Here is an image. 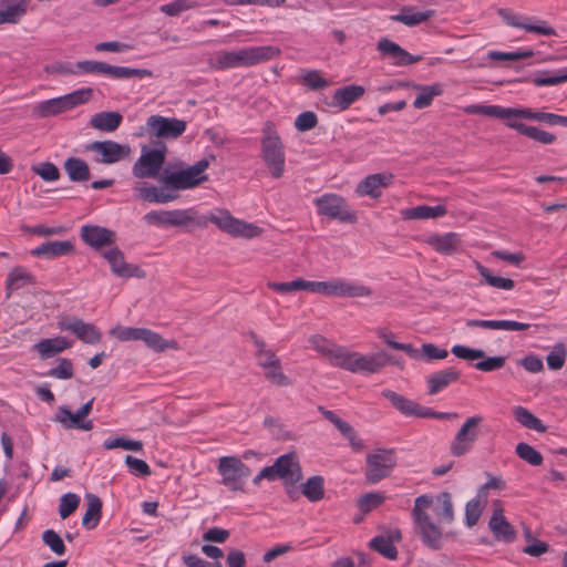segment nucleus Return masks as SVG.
<instances>
[{
    "mask_svg": "<svg viewBox=\"0 0 567 567\" xmlns=\"http://www.w3.org/2000/svg\"><path fill=\"white\" fill-rule=\"evenodd\" d=\"M430 511L435 515L437 523L451 524L455 518L452 494L441 492L435 496L420 495L414 499L411 513L415 533L422 543L433 550H439L442 548L443 534L439 525L431 519Z\"/></svg>",
    "mask_w": 567,
    "mask_h": 567,
    "instance_id": "f257e3e1",
    "label": "nucleus"
},
{
    "mask_svg": "<svg viewBox=\"0 0 567 567\" xmlns=\"http://www.w3.org/2000/svg\"><path fill=\"white\" fill-rule=\"evenodd\" d=\"M309 341L313 349L322 354L331 365L352 373H375L388 362V355L384 352L361 354L338 346L322 336H312Z\"/></svg>",
    "mask_w": 567,
    "mask_h": 567,
    "instance_id": "f03ea898",
    "label": "nucleus"
},
{
    "mask_svg": "<svg viewBox=\"0 0 567 567\" xmlns=\"http://www.w3.org/2000/svg\"><path fill=\"white\" fill-rule=\"evenodd\" d=\"M279 54L280 49L272 45L249 47L237 51H218L208 60V65L215 70L251 66L269 61Z\"/></svg>",
    "mask_w": 567,
    "mask_h": 567,
    "instance_id": "7ed1b4c3",
    "label": "nucleus"
},
{
    "mask_svg": "<svg viewBox=\"0 0 567 567\" xmlns=\"http://www.w3.org/2000/svg\"><path fill=\"white\" fill-rule=\"evenodd\" d=\"M215 161L216 156L214 154H208L206 157L186 168L175 172H168L165 169L159 176V182L169 186L173 193L194 188L208 181V175L205 172L209 167L210 163Z\"/></svg>",
    "mask_w": 567,
    "mask_h": 567,
    "instance_id": "20e7f679",
    "label": "nucleus"
},
{
    "mask_svg": "<svg viewBox=\"0 0 567 567\" xmlns=\"http://www.w3.org/2000/svg\"><path fill=\"white\" fill-rule=\"evenodd\" d=\"M261 157L270 169L274 178H280L285 172L284 143L271 122H266L262 128Z\"/></svg>",
    "mask_w": 567,
    "mask_h": 567,
    "instance_id": "39448f33",
    "label": "nucleus"
},
{
    "mask_svg": "<svg viewBox=\"0 0 567 567\" xmlns=\"http://www.w3.org/2000/svg\"><path fill=\"white\" fill-rule=\"evenodd\" d=\"M93 94L91 87L80 89L63 96L50 99L35 104L32 114L38 118L59 115L87 102Z\"/></svg>",
    "mask_w": 567,
    "mask_h": 567,
    "instance_id": "423d86ee",
    "label": "nucleus"
},
{
    "mask_svg": "<svg viewBox=\"0 0 567 567\" xmlns=\"http://www.w3.org/2000/svg\"><path fill=\"white\" fill-rule=\"evenodd\" d=\"M465 112L468 114H481L491 117H497L505 121V124L516 130L520 134H525L526 128L529 125H525L520 123V120H532V110L530 109H512V107H503L498 105H481L474 104L470 105L465 109Z\"/></svg>",
    "mask_w": 567,
    "mask_h": 567,
    "instance_id": "0eeeda50",
    "label": "nucleus"
},
{
    "mask_svg": "<svg viewBox=\"0 0 567 567\" xmlns=\"http://www.w3.org/2000/svg\"><path fill=\"white\" fill-rule=\"evenodd\" d=\"M200 218L206 219V226L208 225V223H213L221 231L227 233L235 237L250 239L260 236L262 233V229L257 225L235 218L226 209H217L215 212H212L207 216H200Z\"/></svg>",
    "mask_w": 567,
    "mask_h": 567,
    "instance_id": "6e6552de",
    "label": "nucleus"
},
{
    "mask_svg": "<svg viewBox=\"0 0 567 567\" xmlns=\"http://www.w3.org/2000/svg\"><path fill=\"white\" fill-rule=\"evenodd\" d=\"M167 146L158 141L155 147H142L141 156L132 167L136 178H157L166 159Z\"/></svg>",
    "mask_w": 567,
    "mask_h": 567,
    "instance_id": "1a4fd4ad",
    "label": "nucleus"
},
{
    "mask_svg": "<svg viewBox=\"0 0 567 567\" xmlns=\"http://www.w3.org/2000/svg\"><path fill=\"white\" fill-rule=\"evenodd\" d=\"M217 471L221 484L233 492L244 491V484L251 474L250 468L237 456L220 457Z\"/></svg>",
    "mask_w": 567,
    "mask_h": 567,
    "instance_id": "9d476101",
    "label": "nucleus"
},
{
    "mask_svg": "<svg viewBox=\"0 0 567 567\" xmlns=\"http://www.w3.org/2000/svg\"><path fill=\"white\" fill-rule=\"evenodd\" d=\"M365 462V480L371 484H375L390 476L393 467L396 465V455L394 450L379 449L373 453H369Z\"/></svg>",
    "mask_w": 567,
    "mask_h": 567,
    "instance_id": "9b49d317",
    "label": "nucleus"
},
{
    "mask_svg": "<svg viewBox=\"0 0 567 567\" xmlns=\"http://www.w3.org/2000/svg\"><path fill=\"white\" fill-rule=\"evenodd\" d=\"M318 214L337 219L342 223L353 224L357 221V215L350 209L347 200L338 194H323L313 199Z\"/></svg>",
    "mask_w": 567,
    "mask_h": 567,
    "instance_id": "f8f14e48",
    "label": "nucleus"
},
{
    "mask_svg": "<svg viewBox=\"0 0 567 567\" xmlns=\"http://www.w3.org/2000/svg\"><path fill=\"white\" fill-rule=\"evenodd\" d=\"M483 421L484 417L481 415H473L465 420L451 442L450 453L453 456H463L473 449L480 436V425Z\"/></svg>",
    "mask_w": 567,
    "mask_h": 567,
    "instance_id": "ddd939ff",
    "label": "nucleus"
},
{
    "mask_svg": "<svg viewBox=\"0 0 567 567\" xmlns=\"http://www.w3.org/2000/svg\"><path fill=\"white\" fill-rule=\"evenodd\" d=\"M186 127L187 123L183 120L151 115L146 121L145 131L150 137L174 140L179 137Z\"/></svg>",
    "mask_w": 567,
    "mask_h": 567,
    "instance_id": "4468645a",
    "label": "nucleus"
},
{
    "mask_svg": "<svg viewBox=\"0 0 567 567\" xmlns=\"http://www.w3.org/2000/svg\"><path fill=\"white\" fill-rule=\"evenodd\" d=\"M86 150L95 154L96 163L107 165L124 161L132 153L128 144H121L111 140L92 142L86 146Z\"/></svg>",
    "mask_w": 567,
    "mask_h": 567,
    "instance_id": "2eb2a0df",
    "label": "nucleus"
},
{
    "mask_svg": "<svg viewBox=\"0 0 567 567\" xmlns=\"http://www.w3.org/2000/svg\"><path fill=\"white\" fill-rule=\"evenodd\" d=\"M451 352L463 360H478L483 359L474 364L475 369L482 372H493L502 369L506 363V357L495 355L485 357V352L481 349H473L462 344H455L452 347Z\"/></svg>",
    "mask_w": 567,
    "mask_h": 567,
    "instance_id": "dca6fc26",
    "label": "nucleus"
},
{
    "mask_svg": "<svg viewBox=\"0 0 567 567\" xmlns=\"http://www.w3.org/2000/svg\"><path fill=\"white\" fill-rule=\"evenodd\" d=\"M58 327L61 331L72 332L87 344H96L102 340V332L94 324L79 318L64 316L58 321Z\"/></svg>",
    "mask_w": 567,
    "mask_h": 567,
    "instance_id": "f3484780",
    "label": "nucleus"
},
{
    "mask_svg": "<svg viewBox=\"0 0 567 567\" xmlns=\"http://www.w3.org/2000/svg\"><path fill=\"white\" fill-rule=\"evenodd\" d=\"M493 514L488 522V528L497 540L511 543L516 537V532L504 516L503 503L499 499L493 502Z\"/></svg>",
    "mask_w": 567,
    "mask_h": 567,
    "instance_id": "a211bd4d",
    "label": "nucleus"
},
{
    "mask_svg": "<svg viewBox=\"0 0 567 567\" xmlns=\"http://www.w3.org/2000/svg\"><path fill=\"white\" fill-rule=\"evenodd\" d=\"M103 257L110 264L112 272L121 278H144L145 274L140 267L127 264L124 259L123 251L113 246L103 252Z\"/></svg>",
    "mask_w": 567,
    "mask_h": 567,
    "instance_id": "6ab92c4d",
    "label": "nucleus"
},
{
    "mask_svg": "<svg viewBox=\"0 0 567 567\" xmlns=\"http://www.w3.org/2000/svg\"><path fill=\"white\" fill-rule=\"evenodd\" d=\"M275 467L286 486H293L302 478V471L296 453H288L275 461Z\"/></svg>",
    "mask_w": 567,
    "mask_h": 567,
    "instance_id": "aec40b11",
    "label": "nucleus"
},
{
    "mask_svg": "<svg viewBox=\"0 0 567 567\" xmlns=\"http://www.w3.org/2000/svg\"><path fill=\"white\" fill-rule=\"evenodd\" d=\"M81 239L93 249L112 246L116 241L115 231L97 225H84L80 229Z\"/></svg>",
    "mask_w": 567,
    "mask_h": 567,
    "instance_id": "412c9836",
    "label": "nucleus"
},
{
    "mask_svg": "<svg viewBox=\"0 0 567 567\" xmlns=\"http://www.w3.org/2000/svg\"><path fill=\"white\" fill-rule=\"evenodd\" d=\"M135 196L144 202L167 204L179 197L178 193H173L169 186L162 184L161 187L137 183L134 186Z\"/></svg>",
    "mask_w": 567,
    "mask_h": 567,
    "instance_id": "4be33fe9",
    "label": "nucleus"
},
{
    "mask_svg": "<svg viewBox=\"0 0 567 567\" xmlns=\"http://www.w3.org/2000/svg\"><path fill=\"white\" fill-rule=\"evenodd\" d=\"M393 178L394 176L391 173H377L368 175L358 184L355 193L359 196L379 198L382 194L381 189L390 186L393 182Z\"/></svg>",
    "mask_w": 567,
    "mask_h": 567,
    "instance_id": "5701e85b",
    "label": "nucleus"
},
{
    "mask_svg": "<svg viewBox=\"0 0 567 567\" xmlns=\"http://www.w3.org/2000/svg\"><path fill=\"white\" fill-rule=\"evenodd\" d=\"M377 49L383 55L391 56L393 63L399 66L409 65L416 63L422 60L421 55H412L398 43L389 40L388 38H381L378 42Z\"/></svg>",
    "mask_w": 567,
    "mask_h": 567,
    "instance_id": "b1692460",
    "label": "nucleus"
},
{
    "mask_svg": "<svg viewBox=\"0 0 567 567\" xmlns=\"http://www.w3.org/2000/svg\"><path fill=\"white\" fill-rule=\"evenodd\" d=\"M424 243L442 255H454L460 251L462 240L456 233L431 234L424 239Z\"/></svg>",
    "mask_w": 567,
    "mask_h": 567,
    "instance_id": "393cba45",
    "label": "nucleus"
},
{
    "mask_svg": "<svg viewBox=\"0 0 567 567\" xmlns=\"http://www.w3.org/2000/svg\"><path fill=\"white\" fill-rule=\"evenodd\" d=\"M54 422L61 424L65 430L76 429L83 431H91L93 429V421L84 417L79 411L72 412L68 406L61 405L58 408L54 416Z\"/></svg>",
    "mask_w": 567,
    "mask_h": 567,
    "instance_id": "a878e982",
    "label": "nucleus"
},
{
    "mask_svg": "<svg viewBox=\"0 0 567 567\" xmlns=\"http://www.w3.org/2000/svg\"><path fill=\"white\" fill-rule=\"evenodd\" d=\"M35 284L37 279L29 270L22 266H16L6 278V298L10 299L14 291Z\"/></svg>",
    "mask_w": 567,
    "mask_h": 567,
    "instance_id": "bb28decb",
    "label": "nucleus"
},
{
    "mask_svg": "<svg viewBox=\"0 0 567 567\" xmlns=\"http://www.w3.org/2000/svg\"><path fill=\"white\" fill-rule=\"evenodd\" d=\"M364 92L365 89L357 84L340 87L334 91L330 105L341 111L348 110L355 101L363 96Z\"/></svg>",
    "mask_w": 567,
    "mask_h": 567,
    "instance_id": "cd10ccee",
    "label": "nucleus"
},
{
    "mask_svg": "<svg viewBox=\"0 0 567 567\" xmlns=\"http://www.w3.org/2000/svg\"><path fill=\"white\" fill-rule=\"evenodd\" d=\"M74 246L70 240H52L45 241L31 250V255L34 257H44L52 259L61 256H68L72 254Z\"/></svg>",
    "mask_w": 567,
    "mask_h": 567,
    "instance_id": "c85d7f7f",
    "label": "nucleus"
},
{
    "mask_svg": "<svg viewBox=\"0 0 567 567\" xmlns=\"http://www.w3.org/2000/svg\"><path fill=\"white\" fill-rule=\"evenodd\" d=\"M461 377V372L455 368H447L442 371L434 372L430 374L426 379V383L429 386L427 393L430 395H434L450 384L455 383Z\"/></svg>",
    "mask_w": 567,
    "mask_h": 567,
    "instance_id": "c756f323",
    "label": "nucleus"
},
{
    "mask_svg": "<svg viewBox=\"0 0 567 567\" xmlns=\"http://www.w3.org/2000/svg\"><path fill=\"white\" fill-rule=\"evenodd\" d=\"M467 328H482L489 330L525 331L529 329V323L517 322L513 320H481L468 319L465 321Z\"/></svg>",
    "mask_w": 567,
    "mask_h": 567,
    "instance_id": "7c9ffc66",
    "label": "nucleus"
},
{
    "mask_svg": "<svg viewBox=\"0 0 567 567\" xmlns=\"http://www.w3.org/2000/svg\"><path fill=\"white\" fill-rule=\"evenodd\" d=\"M189 224L205 228L206 219L200 218L194 208L167 210V226L181 227Z\"/></svg>",
    "mask_w": 567,
    "mask_h": 567,
    "instance_id": "2f4dec72",
    "label": "nucleus"
},
{
    "mask_svg": "<svg viewBox=\"0 0 567 567\" xmlns=\"http://www.w3.org/2000/svg\"><path fill=\"white\" fill-rule=\"evenodd\" d=\"M435 14L434 10L416 11L414 7L405 6L400 9L399 13L390 17V20L403 23L406 27L419 25Z\"/></svg>",
    "mask_w": 567,
    "mask_h": 567,
    "instance_id": "473e14b6",
    "label": "nucleus"
},
{
    "mask_svg": "<svg viewBox=\"0 0 567 567\" xmlns=\"http://www.w3.org/2000/svg\"><path fill=\"white\" fill-rule=\"evenodd\" d=\"M498 14L502 17L504 22L511 27L520 28L528 32H534L542 35H555V29L549 27L545 21L540 24L524 23L519 21V17L509 12L508 10L501 9Z\"/></svg>",
    "mask_w": 567,
    "mask_h": 567,
    "instance_id": "72a5a7b5",
    "label": "nucleus"
},
{
    "mask_svg": "<svg viewBox=\"0 0 567 567\" xmlns=\"http://www.w3.org/2000/svg\"><path fill=\"white\" fill-rule=\"evenodd\" d=\"M25 0H1L0 2V24L18 23L27 13Z\"/></svg>",
    "mask_w": 567,
    "mask_h": 567,
    "instance_id": "f704fd0d",
    "label": "nucleus"
},
{
    "mask_svg": "<svg viewBox=\"0 0 567 567\" xmlns=\"http://www.w3.org/2000/svg\"><path fill=\"white\" fill-rule=\"evenodd\" d=\"M138 341H143L150 349L156 352H163L167 349H179L178 342L176 340H165L157 332H154L146 328L141 329Z\"/></svg>",
    "mask_w": 567,
    "mask_h": 567,
    "instance_id": "c9c22d12",
    "label": "nucleus"
},
{
    "mask_svg": "<svg viewBox=\"0 0 567 567\" xmlns=\"http://www.w3.org/2000/svg\"><path fill=\"white\" fill-rule=\"evenodd\" d=\"M70 347L71 343L63 337L42 339L34 344V349L38 351L41 359L52 358Z\"/></svg>",
    "mask_w": 567,
    "mask_h": 567,
    "instance_id": "e433bc0d",
    "label": "nucleus"
},
{
    "mask_svg": "<svg viewBox=\"0 0 567 567\" xmlns=\"http://www.w3.org/2000/svg\"><path fill=\"white\" fill-rule=\"evenodd\" d=\"M122 120V115L116 111L100 112L92 116L90 124L99 131L113 132L121 125Z\"/></svg>",
    "mask_w": 567,
    "mask_h": 567,
    "instance_id": "4c0bfd02",
    "label": "nucleus"
},
{
    "mask_svg": "<svg viewBox=\"0 0 567 567\" xmlns=\"http://www.w3.org/2000/svg\"><path fill=\"white\" fill-rule=\"evenodd\" d=\"M69 178L75 183H82L90 179V168L85 161L79 157H69L63 165Z\"/></svg>",
    "mask_w": 567,
    "mask_h": 567,
    "instance_id": "58836bf2",
    "label": "nucleus"
},
{
    "mask_svg": "<svg viewBox=\"0 0 567 567\" xmlns=\"http://www.w3.org/2000/svg\"><path fill=\"white\" fill-rule=\"evenodd\" d=\"M410 87H413V89L420 91V93L416 95V97L413 102V106L415 109H424V107L430 106L432 104L433 99L435 96L441 95L443 92L442 85L439 83H435L432 85H421V84L411 82Z\"/></svg>",
    "mask_w": 567,
    "mask_h": 567,
    "instance_id": "ea45409f",
    "label": "nucleus"
},
{
    "mask_svg": "<svg viewBox=\"0 0 567 567\" xmlns=\"http://www.w3.org/2000/svg\"><path fill=\"white\" fill-rule=\"evenodd\" d=\"M249 337L256 348L255 355L260 368L266 369L274 364V362L280 360L271 349L267 348L266 342L254 331L249 332Z\"/></svg>",
    "mask_w": 567,
    "mask_h": 567,
    "instance_id": "a19ab883",
    "label": "nucleus"
},
{
    "mask_svg": "<svg viewBox=\"0 0 567 567\" xmlns=\"http://www.w3.org/2000/svg\"><path fill=\"white\" fill-rule=\"evenodd\" d=\"M87 508L82 518V525L87 529L94 528L100 519L102 502L94 494H86Z\"/></svg>",
    "mask_w": 567,
    "mask_h": 567,
    "instance_id": "79ce46f5",
    "label": "nucleus"
},
{
    "mask_svg": "<svg viewBox=\"0 0 567 567\" xmlns=\"http://www.w3.org/2000/svg\"><path fill=\"white\" fill-rule=\"evenodd\" d=\"M447 210L445 206H416L404 212L405 219H429L436 218L446 215Z\"/></svg>",
    "mask_w": 567,
    "mask_h": 567,
    "instance_id": "37998d69",
    "label": "nucleus"
},
{
    "mask_svg": "<svg viewBox=\"0 0 567 567\" xmlns=\"http://www.w3.org/2000/svg\"><path fill=\"white\" fill-rule=\"evenodd\" d=\"M513 415L519 424L527 429L534 430L539 433H544L547 430L543 422L526 408L515 406L513 409Z\"/></svg>",
    "mask_w": 567,
    "mask_h": 567,
    "instance_id": "c03bdc74",
    "label": "nucleus"
},
{
    "mask_svg": "<svg viewBox=\"0 0 567 567\" xmlns=\"http://www.w3.org/2000/svg\"><path fill=\"white\" fill-rule=\"evenodd\" d=\"M487 504V499L485 497H480L477 493L476 496L470 499L465 505V525L470 528L475 526Z\"/></svg>",
    "mask_w": 567,
    "mask_h": 567,
    "instance_id": "a18cd8bd",
    "label": "nucleus"
},
{
    "mask_svg": "<svg viewBox=\"0 0 567 567\" xmlns=\"http://www.w3.org/2000/svg\"><path fill=\"white\" fill-rule=\"evenodd\" d=\"M323 477L315 475L301 484V492L310 502H319L324 496Z\"/></svg>",
    "mask_w": 567,
    "mask_h": 567,
    "instance_id": "49530a36",
    "label": "nucleus"
},
{
    "mask_svg": "<svg viewBox=\"0 0 567 567\" xmlns=\"http://www.w3.org/2000/svg\"><path fill=\"white\" fill-rule=\"evenodd\" d=\"M76 70L79 73L86 74H103L113 79L114 65L101 61L85 60L76 62Z\"/></svg>",
    "mask_w": 567,
    "mask_h": 567,
    "instance_id": "de8ad7c7",
    "label": "nucleus"
},
{
    "mask_svg": "<svg viewBox=\"0 0 567 567\" xmlns=\"http://www.w3.org/2000/svg\"><path fill=\"white\" fill-rule=\"evenodd\" d=\"M337 290L338 297L363 298L372 295V290L364 285L351 284L340 279H337Z\"/></svg>",
    "mask_w": 567,
    "mask_h": 567,
    "instance_id": "09e8293b",
    "label": "nucleus"
},
{
    "mask_svg": "<svg viewBox=\"0 0 567 567\" xmlns=\"http://www.w3.org/2000/svg\"><path fill=\"white\" fill-rule=\"evenodd\" d=\"M476 269H477L478 274L481 275V277L485 280V282L491 287L502 289V290H512L515 286L514 280H512L509 278L495 276L492 274V271L487 267H485L478 262L476 264Z\"/></svg>",
    "mask_w": 567,
    "mask_h": 567,
    "instance_id": "8fccbe9b",
    "label": "nucleus"
},
{
    "mask_svg": "<svg viewBox=\"0 0 567 567\" xmlns=\"http://www.w3.org/2000/svg\"><path fill=\"white\" fill-rule=\"evenodd\" d=\"M382 395L388 399L402 414L413 415V413H416L417 403L414 401L409 400L392 390H384Z\"/></svg>",
    "mask_w": 567,
    "mask_h": 567,
    "instance_id": "3c124183",
    "label": "nucleus"
},
{
    "mask_svg": "<svg viewBox=\"0 0 567 567\" xmlns=\"http://www.w3.org/2000/svg\"><path fill=\"white\" fill-rule=\"evenodd\" d=\"M265 379L276 386H289L292 384L290 378L282 372L280 360L264 369Z\"/></svg>",
    "mask_w": 567,
    "mask_h": 567,
    "instance_id": "603ef678",
    "label": "nucleus"
},
{
    "mask_svg": "<svg viewBox=\"0 0 567 567\" xmlns=\"http://www.w3.org/2000/svg\"><path fill=\"white\" fill-rule=\"evenodd\" d=\"M378 337L388 346L395 350L405 352L412 359H421L420 350L415 349L411 343H401L393 340V334L383 329L378 330Z\"/></svg>",
    "mask_w": 567,
    "mask_h": 567,
    "instance_id": "864d4df0",
    "label": "nucleus"
},
{
    "mask_svg": "<svg viewBox=\"0 0 567 567\" xmlns=\"http://www.w3.org/2000/svg\"><path fill=\"white\" fill-rule=\"evenodd\" d=\"M301 83L311 91L322 90L329 86L328 80H326L318 70H302Z\"/></svg>",
    "mask_w": 567,
    "mask_h": 567,
    "instance_id": "5fc2aeb1",
    "label": "nucleus"
},
{
    "mask_svg": "<svg viewBox=\"0 0 567 567\" xmlns=\"http://www.w3.org/2000/svg\"><path fill=\"white\" fill-rule=\"evenodd\" d=\"M370 547L388 559H395L398 556V550L392 543V538L382 535L372 538L370 540Z\"/></svg>",
    "mask_w": 567,
    "mask_h": 567,
    "instance_id": "6e6d98bb",
    "label": "nucleus"
},
{
    "mask_svg": "<svg viewBox=\"0 0 567 567\" xmlns=\"http://www.w3.org/2000/svg\"><path fill=\"white\" fill-rule=\"evenodd\" d=\"M516 454L530 465L538 466L543 463L542 454L527 443H518L515 449Z\"/></svg>",
    "mask_w": 567,
    "mask_h": 567,
    "instance_id": "4d7b16f0",
    "label": "nucleus"
},
{
    "mask_svg": "<svg viewBox=\"0 0 567 567\" xmlns=\"http://www.w3.org/2000/svg\"><path fill=\"white\" fill-rule=\"evenodd\" d=\"M532 82L536 86H549L557 85L564 82H567V71H557L553 74L548 72H543L532 79Z\"/></svg>",
    "mask_w": 567,
    "mask_h": 567,
    "instance_id": "13d9d810",
    "label": "nucleus"
},
{
    "mask_svg": "<svg viewBox=\"0 0 567 567\" xmlns=\"http://www.w3.org/2000/svg\"><path fill=\"white\" fill-rule=\"evenodd\" d=\"M566 361V348L565 344L559 342L556 343L553 348V351L549 352L546 357V363L548 369L550 370H560Z\"/></svg>",
    "mask_w": 567,
    "mask_h": 567,
    "instance_id": "bf43d9fd",
    "label": "nucleus"
},
{
    "mask_svg": "<svg viewBox=\"0 0 567 567\" xmlns=\"http://www.w3.org/2000/svg\"><path fill=\"white\" fill-rule=\"evenodd\" d=\"M80 504V497L76 494L68 493L60 498L59 514L62 519L68 518L75 512Z\"/></svg>",
    "mask_w": 567,
    "mask_h": 567,
    "instance_id": "052dcab7",
    "label": "nucleus"
},
{
    "mask_svg": "<svg viewBox=\"0 0 567 567\" xmlns=\"http://www.w3.org/2000/svg\"><path fill=\"white\" fill-rule=\"evenodd\" d=\"M31 169L45 182H54L60 178L59 168L53 163L50 162L33 165Z\"/></svg>",
    "mask_w": 567,
    "mask_h": 567,
    "instance_id": "680f3d73",
    "label": "nucleus"
},
{
    "mask_svg": "<svg viewBox=\"0 0 567 567\" xmlns=\"http://www.w3.org/2000/svg\"><path fill=\"white\" fill-rule=\"evenodd\" d=\"M306 291L321 293L324 296H337V279L330 281H309L307 280Z\"/></svg>",
    "mask_w": 567,
    "mask_h": 567,
    "instance_id": "e2e57ef3",
    "label": "nucleus"
},
{
    "mask_svg": "<svg viewBox=\"0 0 567 567\" xmlns=\"http://www.w3.org/2000/svg\"><path fill=\"white\" fill-rule=\"evenodd\" d=\"M73 364L70 359L60 358L56 367L48 371V375L61 380L71 379L73 377Z\"/></svg>",
    "mask_w": 567,
    "mask_h": 567,
    "instance_id": "0e129e2a",
    "label": "nucleus"
},
{
    "mask_svg": "<svg viewBox=\"0 0 567 567\" xmlns=\"http://www.w3.org/2000/svg\"><path fill=\"white\" fill-rule=\"evenodd\" d=\"M42 542L56 555L65 553V545L62 538L53 529H47L42 533Z\"/></svg>",
    "mask_w": 567,
    "mask_h": 567,
    "instance_id": "69168bd1",
    "label": "nucleus"
},
{
    "mask_svg": "<svg viewBox=\"0 0 567 567\" xmlns=\"http://www.w3.org/2000/svg\"><path fill=\"white\" fill-rule=\"evenodd\" d=\"M318 410L322 413V415L331 422L342 434L344 437L347 434H351V431L354 429L351 426L350 423L347 421H343L341 417H339L333 411L327 410L326 408L319 405Z\"/></svg>",
    "mask_w": 567,
    "mask_h": 567,
    "instance_id": "338daca9",
    "label": "nucleus"
},
{
    "mask_svg": "<svg viewBox=\"0 0 567 567\" xmlns=\"http://www.w3.org/2000/svg\"><path fill=\"white\" fill-rule=\"evenodd\" d=\"M124 462L127 465L130 473L135 476H148L152 473L148 464L144 460L126 455Z\"/></svg>",
    "mask_w": 567,
    "mask_h": 567,
    "instance_id": "774afa93",
    "label": "nucleus"
}]
</instances>
